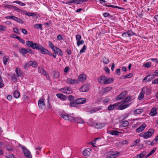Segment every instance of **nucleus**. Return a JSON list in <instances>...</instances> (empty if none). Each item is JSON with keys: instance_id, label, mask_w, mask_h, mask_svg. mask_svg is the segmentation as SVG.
I'll return each mask as SVG.
<instances>
[{"instance_id": "0e129e2a", "label": "nucleus", "mask_w": 158, "mask_h": 158, "mask_svg": "<svg viewBox=\"0 0 158 158\" xmlns=\"http://www.w3.org/2000/svg\"><path fill=\"white\" fill-rule=\"evenodd\" d=\"M152 83L153 84H158V78H156L154 80H153L152 81Z\"/></svg>"}, {"instance_id": "4c0bfd02", "label": "nucleus", "mask_w": 158, "mask_h": 158, "mask_svg": "<svg viewBox=\"0 0 158 158\" xmlns=\"http://www.w3.org/2000/svg\"><path fill=\"white\" fill-rule=\"evenodd\" d=\"M11 79L12 81L14 82L17 81L18 80L16 77V76L15 74H13L12 75L11 77Z\"/></svg>"}, {"instance_id": "20e7f679", "label": "nucleus", "mask_w": 158, "mask_h": 158, "mask_svg": "<svg viewBox=\"0 0 158 158\" xmlns=\"http://www.w3.org/2000/svg\"><path fill=\"white\" fill-rule=\"evenodd\" d=\"M38 104L40 109L43 110L45 108L46 104L45 99L44 98H40L38 101Z\"/></svg>"}, {"instance_id": "9d476101", "label": "nucleus", "mask_w": 158, "mask_h": 158, "mask_svg": "<svg viewBox=\"0 0 158 158\" xmlns=\"http://www.w3.org/2000/svg\"><path fill=\"white\" fill-rule=\"evenodd\" d=\"M66 82L70 84H77L78 81L76 79H73L71 78H67Z\"/></svg>"}, {"instance_id": "aec40b11", "label": "nucleus", "mask_w": 158, "mask_h": 158, "mask_svg": "<svg viewBox=\"0 0 158 158\" xmlns=\"http://www.w3.org/2000/svg\"><path fill=\"white\" fill-rule=\"evenodd\" d=\"M118 103H115L113 105H109L108 107V110H112L118 106Z\"/></svg>"}, {"instance_id": "4468645a", "label": "nucleus", "mask_w": 158, "mask_h": 158, "mask_svg": "<svg viewBox=\"0 0 158 158\" xmlns=\"http://www.w3.org/2000/svg\"><path fill=\"white\" fill-rule=\"evenodd\" d=\"M86 100L85 98H79L76 100V103L78 104H82L86 102Z\"/></svg>"}, {"instance_id": "69168bd1", "label": "nucleus", "mask_w": 158, "mask_h": 158, "mask_svg": "<svg viewBox=\"0 0 158 158\" xmlns=\"http://www.w3.org/2000/svg\"><path fill=\"white\" fill-rule=\"evenodd\" d=\"M57 39L58 40H60V41L62 40L63 39V38H62L61 35H58L57 36Z\"/></svg>"}, {"instance_id": "8fccbe9b", "label": "nucleus", "mask_w": 158, "mask_h": 158, "mask_svg": "<svg viewBox=\"0 0 158 158\" xmlns=\"http://www.w3.org/2000/svg\"><path fill=\"white\" fill-rule=\"evenodd\" d=\"M140 140L139 139H137L133 143V144L131 146V147H133L136 145L138 143H139Z\"/></svg>"}, {"instance_id": "412c9836", "label": "nucleus", "mask_w": 158, "mask_h": 158, "mask_svg": "<svg viewBox=\"0 0 158 158\" xmlns=\"http://www.w3.org/2000/svg\"><path fill=\"white\" fill-rule=\"evenodd\" d=\"M119 153L118 152L111 153L110 155L108 156L106 158H115L117 157L119 155Z\"/></svg>"}, {"instance_id": "58836bf2", "label": "nucleus", "mask_w": 158, "mask_h": 158, "mask_svg": "<svg viewBox=\"0 0 158 158\" xmlns=\"http://www.w3.org/2000/svg\"><path fill=\"white\" fill-rule=\"evenodd\" d=\"M129 124V123L128 121H125L122 122L121 123V125L123 127H125L127 126Z\"/></svg>"}, {"instance_id": "a19ab883", "label": "nucleus", "mask_w": 158, "mask_h": 158, "mask_svg": "<svg viewBox=\"0 0 158 158\" xmlns=\"http://www.w3.org/2000/svg\"><path fill=\"white\" fill-rule=\"evenodd\" d=\"M156 149L155 148H153V149L150 152V153L146 156V157H147L153 154L156 150Z\"/></svg>"}, {"instance_id": "bb28decb", "label": "nucleus", "mask_w": 158, "mask_h": 158, "mask_svg": "<svg viewBox=\"0 0 158 158\" xmlns=\"http://www.w3.org/2000/svg\"><path fill=\"white\" fill-rule=\"evenodd\" d=\"M143 112V110L142 109H138L135 110L134 112V114L135 115H137L138 114H141Z\"/></svg>"}, {"instance_id": "6e6552de", "label": "nucleus", "mask_w": 158, "mask_h": 158, "mask_svg": "<svg viewBox=\"0 0 158 158\" xmlns=\"http://www.w3.org/2000/svg\"><path fill=\"white\" fill-rule=\"evenodd\" d=\"M60 91L67 94H71L72 93L71 89L69 87L61 89Z\"/></svg>"}, {"instance_id": "b1692460", "label": "nucleus", "mask_w": 158, "mask_h": 158, "mask_svg": "<svg viewBox=\"0 0 158 158\" xmlns=\"http://www.w3.org/2000/svg\"><path fill=\"white\" fill-rule=\"evenodd\" d=\"M106 77L103 76L100 77L98 79L99 82L102 84H105Z\"/></svg>"}, {"instance_id": "13d9d810", "label": "nucleus", "mask_w": 158, "mask_h": 158, "mask_svg": "<svg viewBox=\"0 0 158 158\" xmlns=\"http://www.w3.org/2000/svg\"><path fill=\"white\" fill-rule=\"evenodd\" d=\"M86 48L85 45H84L80 51V53H81L84 52L86 50Z\"/></svg>"}, {"instance_id": "dca6fc26", "label": "nucleus", "mask_w": 158, "mask_h": 158, "mask_svg": "<svg viewBox=\"0 0 158 158\" xmlns=\"http://www.w3.org/2000/svg\"><path fill=\"white\" fill-rule=\"evenodd\" d=\"M56 95L58 98L63 101H65L67 98V97L61 94H57Z\"/></svg>"}, {"instance_id": "423d86ee", "label": "nucleus", "mask_w": 158, "mask_h": 158, "mask_svg": "<svg viewBox=\"0 0 158 158\" xmlns=\"http://www.w3.org/2000/svg\"><path fill=\"white\" fill-rule=\"evenodd\" d=\"M87 76L85 74L82 73L79 75L78 76L77 81H78L77 83H79V82L83 83L86 80Z\"/></svg>"}, {"instance_id": "473e14b6", "label": "nucleus", "mask_w": 158, "mask_h": 158, "mask_svg": "<svg viewBox=\"0 0 158 158\" xmlns=\"http://www.w3.org/2000/svg\"><path fill=\"white\" fill-rule=\"evenodd\" d=\"M144 94L141 91L138 96V99L139 100L142 99L144 98Z\"/></svg>"}, {"instance_id": "6ab92c4d", "label": "nucleus", "mask_w": 158, "mask_h": 158, "mask_svg": "<svg viewBox=\"0 0 158 158\" xmlns=\"http://www.w3.org/2000/svg\"><path fill=\"white\" fill-rule=\"evenodd\" d=\"M112 89L111 87L109 86L102 89L101 92L102 94H104L110 90Z\"/></svg>"}, {"instance_id": "052dcab7", "label": "nucleus", "mask_w": 158, "mask_h": 158, "mask_svg": "<svg viewBox=\"0 0 158 158\" xmlns=\"http://www.w3.org/2000/svg\"><path fill=\"white\" fill-rule=\"evenodd\" d=\"M76 38L77 41H79L81 39V36L80 35H77L76 36Z\"/></svg>"}, {"instance_id": "338daca9", "label": "nucleus", "mask_w": 158, "mask_h": 158, "mask_svg": "<svg viewBox=\"0 0 158 158\" xmlns=\"http://www.w3.org/2000/svg\"><path fill=\"white\" fill-rule=\"evenodd\" d=\"M104 69L105 71L107 73H110V69H109L107 67H105Z\"/></svg>"}, {"instance_id": "4d7b16f0", "label": "nucleus", "mask_w": 158, "mask_h": 158, "mask_svg": "<svg viewBox=\"0 0 158 158\" xmlns=\"http://www.w3.org/2000/svg\"><path fill=\"white\" fill-rule=\"evenodd\" d=\"M84 43V40H80L78 41L77 42V44L78 46H79L80 45L83 44Z\"/></svg>"}, {"instance_id": "f704fd0d", "label": "nucleus", "mask_w": 158, "mask_h": 158, "mask_svg": "<svg viewBox=\"0 0 158 158\" xmlns=\"http://www.w3.org/2000/svg\"><path fill=\"white\" fill-rule=\"evenodd\" d=\"M6 27L2 25H0V32H3L6 30Z\"/></svg>"}, {"instance_id": "1a4fd4ad", "label": "nucleus", "mask_w": 158, "mask_h": 158, "mask_svg": "<svg viewBox=\"0 0 158 158\" xmlns=\"http://www.w3.org/2000/svg\"><path fill=\"white\" fill-rule=\"evenodd\" d=\"M134 35V33L131 31H129L126 33L122 34V36L125 38L129 37Z\"/></svg>"}, {"instance_id": "2eb2a0df", "label": "nucleus", "mask_w": 158, "mask_h": 158, "mask_svg": "<svg viewBox=\"0 0 158 158\" xmlns=\"http://www.w3.org/2000/svg\"><path fill=\"white\" fill-rule=\"evenodd\" d=\"M91 152V150L90 148H87L84 149L83 151V155L86 156H89Z\"/></svg>"}, {"instance_id": "a878e982", "label": "nucleus", "mask_w": 158, "mask_h": 158, "mask_svg": "<svg viewBox=\"0 0 158 158\" xmlns=\"http://www.w3.org/2000/svg\"><path fill=\"white\" fill-rule=\"evenodd\" d=\"M131 99V97L130 96L127 97L126 98L120 102V104H126L127 102H129Z\"/></svg>"}, {"instance_id": "49530a36", "label": "nucleus", "mask_w": 158, "mask_h": 158, "mask_svg": "<svg viewBox=\"0 0 158 158\" xmlns=\"http://www.w3.org/2000/svg\"><path fill=\"white\" fill-rule=\"evenodd\" d=\"M8 60L9 58L6 56L4 57L3 58V62L5 65L6 64L7 62L8 61Z\"/></svg>"}, {"instance_id": "c756f323", "label": "nucleus", "mask_w": 158, "mask_h": 158, "mask_svg": "<svg viewBox=\"0 0 158 158\" xmlns=\"http://www.w3.org/2000/svg\"><path fill=\"white\" fill-rule=\"evenodd\" d=\"M13 96L15 98H18L20 96V93L19 91H15L13 93Z\"/></svg>"}, {"instance_id": "5701e85b", "label": "nucleus", "mask_w": 158, "mask_h": 158, "mask_svg": "<svg viewBox=\"0 0 158 158\" xmlns=\"http://www.w3.org/2000/svg\"><path fill=\"white\" fill-rule=\"evenodd\" d=\"M156 108L155 107L152 108L149 113V115L151 116H154L157 114Z\"/></svg>"}, {"instance_id": "864d4df0", "label": "nucleus", "mask_w": 158, "mask_h": 158, "mask_svg": "<svg viewBox=\"0 0 158 158\" xmlns=\"http://www.w3.org/2000/svg\"><path fill=\"white\" fill-rule=\"evenodd\" d=\"M15 16H14L13 15H10V16H7L5 17V18L6 19H13L14 20L15 18Z\"/></svg>"}, {"instance_id": "e433bc0d", "label": "nucleus", "mask_w": 158, "mask_h": 158, "mask_svg": "<svg viewBox=\"0 0 158 158\" xmlns=\"http://www.w3.org/2000/svg\"><path fill=\"white\" fill-rule=\"evenodd\" d=\"M42 26L41 24H35L34 25V27L37 29H41L42 28Z\"/></svg>"}, {"instance_id": "4be33fe9", "label": "nucleus", "mask_w": 158, "mask_h": 158, "mask_svg": "<svg viewBox=\"0 0 158 158\" xmlns=\"http://www.w3.org/2000/svg\"><path fill=\"white\" fill-rule=\"evenodd\" d=\"M15 72L17 76L18 77H22V73L20 69L17 68L15 70Z\"/></svg>"}, {"instance_id": "0eeeda50", "label": "nucleus", "mask_w": 158, "mask_h": 158, "mask_svg": "<svg viewBox=\"0 0 158 158\" xmlns=\"http://www.w3.org/2000/svg\"><path fill=\"white\" fill-rule=\"evenodd\" d=\"M118 109L119 110H122L128 107L130 105V104H123V103L120 104V102L118 103Z\"/></svg>"}, {"instance_id": "cd10ccee", "label": "nucleus", "mask_w": 158, "mask_h": 158, "mask_svg": "<svg viewBox=\"0 0 158 158\" xmlns=\"http://www.w3.org/2000/svg\"><path fill=\"white\" fill-rule=\"evenodd\" d=\"M53 51L56 52L57 54H59L60 56H61L63 55V53L61 50L57 47Z\"/></svg>"}, {"instance_id": "f03ea898", "label": "nucleus", "mask_w": 158, "mask_h": 158, "mask_svg": "<svg viewBox=\"0 0 158 158\" xmlns=\"http://www.w3.org/2000/svg\"><path fill=\"white\" fill-rule=\"evenodd\" d=\"M154 132V130L152 129H150L148 131L145 132H142L139 134V136L140 137H143L147 139L150 137Z\"/></svg>"}, {"instance_id": "603ef678", "label": "nucleus", "mask_w": 158, "mask_h": 158, "mask_svg": "<svg viewBox=\"0 0 158 158\" xmlns=\"http://www.w3.org/2000/svg\"><path fill=\"white\" fill-rule=\"evenodd\" d=\"M100 139V138H96L94 140V145H99L100 144L99 143V142H98V140H99Z\"/></svg>"}, {"instance_id": "2f4dec72", "label": "nucleus", "mask_w": 158, "mask_h": 158, "mask_svg": "<svg viewBox=\"0 0 158 158\" xmlns=\"http://www.w3.org/2000/svg\"><path fill=\"white\" fill-rule=\"evenodd\" d=\"M120 132L117 131H112L109 132V133L112 135H117Z\"/></svg>"}, {"instance_id": "f8f14e48", "label": "nucleus", "mask_w": 158, "mask_h": 158, "mask_svg": "<svg viewBox=\"0 0 158 158\" xmlns=\"http://www.w3.org/2000/svg\"><path fill=\"white\" fill-rule=\"evenodd\" d=\"M89 89V86L87 85H84L79 90L82 92H85L88 91Z\"/></svg>"}, {"instance_id": "c85d7f7f", "label": "nucleus", "mask_w": 158, "mask_h": 158, "mask_svg": "<svg viewBox=\"0 0 158 158\" xmlns=\"http://www.w3.org/2000/svg\"><path fill=\"white\" fill-rule=\"evenodd\" d=\"M113 81L114 79L112 78H110L107 79L106 77L105 84H110Z\"/></svg>"}, {"instance_id": "774afa93", "label": "nucleus", "mask_w": 158, "mask_h": 158, "mask_svg": "<svg viewBox=\"0 0 158 158\" xmlns=\"http://www.w3.org/2000/svg\"><path fill=\"white\" fill-rule=\"evenodd\" d=\"M69 68L68 67H66L64 69V71L65 73H67L69 72Z\"/></svg>"}, {"instance_id": "9b49d317", "label": "nucleus", "mask_w": 158, "mask_h": 158, "mask_svg": "<svg viewBox=\"0 0 158 158\" xmlns=\"http://www.w3.org/2000/svg\"><path fill=\"white\" fill-rule=\"evenodd\" d=\"M73 122H75L78 123L84 124L85 123L83 120L81 118L73 117Z\"/></svg>"}, {"instance_id": "09e8293b", "label": "nucleus", "mask_w": 158, "mask_h": 158, "mask_svg": "<svg viewBox=\"0 0 158 158\" xmlns=\"http://www.w3.org/2000/svg\"><path fill=\"white\" fill-rule=\"evenodd\" d=\"M102 61L105 64H107L109 62V60L106 57H104L102 59Z\"/></svg>"}, {"instance_id": "72a5a7b5", "label": "nucleus", "mask_w": 158, "mask_h": 158, "mask_svg": "<svg viewBox=\"0 0 158 158\" xmlns=\"http://www.w3.org/2000/svg\"><path fill=\"white\" fill-rule=\"evenodd\" d=\"M26 43L27 46L29 47H31L33 43L32 41L29 40L26 41Z\"/></svg>"}, {"instance_id": "f3484780", "label": "nucleus", "mask_w": 158, "mask_h": 158, "mask_svg": "<svg viewBox=\"0 0 158 158\" xmlns=\"http://www.w3.org/2000/svg\"><path fill=\"white\" fill-rule=\"evenodd\" d=\"M146 126L147 125L145 124H143L136 129V132L139 133L142 131L144 130Z\"/></svg>"}, {"instance_id": "ea45409f", "label": "nucleus", "mask_w": 158, "mask_h": 158, "mask_svg": "<svg viewBox=\"0 0 158 158\" xmlns=\"http://www.w3.org/2000/svg\"><path fill=\"white\" fill-rule=\"evenodd\" d=\"M32 62L31 66H32L33 67L35 68L37 66V63L35 61H31Z\"/></svg>"}, {"instance_id": "a211bd4d", "label": "nucleus", "mask_w": 158, "mask_h": 158, "mask_svg": "<svg viewBox=\"0 0 158 158\" xmlns=\"http://www.w3.org/2000/svg\"><path fill=\"white\" fill-rule=\"evenodd\" d=\"M127 94L126 92H124L121 93L116 98V100H120L123 98Z\"/></svg>"}, {"instance_id": "bf43d9fd", "label": "nucleus", "mask_w": 158, "mask_h": 158, "mask_svg": "<svg viewBox=\"0 0 158 158\" xmlns=\"http://www.w3.org/2000/svg\"><path fill=\"white\" fill-rule=\"evenodd\" d=\"M6 149L9 151H10L12 150V149L11 146L10 145H7L6 146Z\"/></svg>"}, {"instance_id": "7c9ffc66", "label": "nucleus", "mask_w": 158, "mask_h": 158, "mask_svg": "<svg viewBox=\"0 0 158 158\" xmlns=\"http://www.w3.org/2000/svg\"><path fill=\"white\" fill-rule=\"evenodd\" d=\"M31 63L32 62L30 61L26 63L24 66V69L26 70L29 67L31 66Z\"/></svg>"}, {"instance_id": "c03bdc74", "label": "nucleus", "mask_w": 158, "mask_h": 158, "mask_svg": "<svg viewBox=\"0 0 158 158\" xmlns=\"http://www.w3.org/2000/svg\"><path fill=\"white\" fill-rule=\"evenodd\" d=\"M14 3H15L17 4H19L21 6H24L25 5V4L23 3V2L18 1H15L14 2Z\"/></svg>"}, {"instance_id": "ddd939ff", "label": "nucleus", "mask_w": 158, "mask_h": 158, "mask_svg": "<svg viewBox=\"0 0 158 158\" xmlns=\"http://www.w3.org/2000/svg\"><path fill=\"white\" fill-rule=\"evenodd\" d=\"M141 91L142 92L146 95H148L151 94L150 89L147 87H143L142 88Z\"/></svg>"}, {"instance_id": "5fc2aeb1", "label": "nucleus", "mask_w": 158, "mask_h": 158, "mask_svg": "<svg viewBox=\"0 0 158 158\" xmlns=\"http://www.w3.org/2000/svg\"><path fill=\"white\" fill-rule=\"evenodd\" d=\"M15 38L18 40H19V41L21 42L23 44H24L25 43V41H24L20 37L18 36H16Z\"/></svg>"}, {"instance_id": "f257e3e1", "label": "nucleus", "mask_w": 158, "mask_h": 158, "mask_svg": "<svg viewBox=\"0 0 158 158\" xmlns=\"http://www.w3.org/2000/svg\"><path fill=\"white\" fill-rule=\"evenodd\" d=\"M31 48L34 49H38L43 54H47L49 55H52V53H50L48 50H46L42 46L39 45L36 43H33V45Z\"/></svg>"}, {"instance_id": "e2e57ef3", "label": "nucleus", "mask_w": 158, "mask_h": 158, "mask_svg": "<svg viewBox=\"0 0 158 158\" xmlns=\"http://www.w3.org/2000/svg\"><path fill=\"white\" fill-rule=\"evenodd\" d=\"M26 14L28 16H33L35 15V14L34 13L31 12L26 13Z\"/></svg>"}, {"instance_id": "6e6d98bb", "label": "nucleus", "mask_w": 158, "mask_h": 158, "mask_svg": "<svg viewBox=\"0 0 158 158\" xmlns=\"http://www.w3.org/2000/svg\"><path fill=\"white\" fill-rule=\"evenodd\" d=\"M20 52L21 53L25 54L27 53V49L22 48L20 50Z\"/></svg>"}, {"instance_id": "c9c22d12", "label": "nucleus", "mask_w": 158, "mask_h": 158, "mask_svg": "<svg viewBox=\"0 0 158 158\" xmlns=\"http://www.w3.org/2000/svg\"><path fill=\"white\" fill-rule=\"evenodd\" d=\"M49 45L53 50V51L55 50V49L56 48V47L54 46L53 44L51 42H49Z\"/></svg>"}, {"instance_id": "39448f33", "label": "nucleus", "mask_w": 158, "mask_h": 158, "mask_svg": "<svg viewBox=\"0 0 158 158\" xmlns=\"http://www.w3.org/2000/svg\"><path fill=\"white\" fill-rule=\"evenodd\" d=\"M21 148L24 156L27 158H32V156L29 150L23 147H22Z\"/></svg>"}, {"instance_id": "37998d69", "label": "nucleus", "mask_w": 158, "mask_h": 158, "mask_svg": "<svg viewBox=\"0 0 158 158\" xmlns=\"http://www.w3.org/2000/svg\"><path fill=\"white\" fill-rule=\"evenodd\" d=\"M78 104L76 103V101L75 102H72L70 103V106L71 107H76L77 106V105Z\"/></svg>"}, {"instance_id": "680f3d73", "label": "nucleus", "mask_w": 158, "mask_h": 158, "mask_svg": "<svg viewBox=\"0 0 158 158\" xmlns=\"http://www.w3.org/2000/svg\"><path fill=\"white\" fill-rule=\"evenodd\" d=\"M3 7L5 8H12V7H14L13 6H10V5H5L4 4L3 5Z\"/></svg>"}, {"instance_id": "393cba45", "label": "nucleus", "mask_w": 158, "mask_h": 158, "mask_svg": "<svg viewBox=\"0 0 158 158\" xmlns=\"http://www.w3.org/2000/svg\"><path fill=\"white\" fill-rule=\"evenodd\" d=\"M146 152L145 151H143L140 154L135 156L134 158H143L146 155Z\"/></svg>"}, {"instance_id": "3c124183", "label": "nucleus", "mask_w": 158, "mask_h": 158, "mask_svg": "<svg viewBox=\"0 0 158 158\" xmlns=\"http://www.w3.org/2000/svg\"><path fill=\"white\" fill-rule=\"evenodd\" d=\"M14 21H16L22 24L23 23V22L21 20L16 17H15V18Z\"/></svg>"}, {"instance_id": "7ed1b4c3", "label": "nucleus", "mask_w": 158, "mask_h": 158, "mask_svg": "<svg viewBox=\"0 0 158 158\" xmlns=\"http://www.w3.org/2000/svg\"><path fill=\"white\" fill-rule=\"evenodd\" d=\"M59 115L64 120L69 121L70 122H73V117L71 115L66 113H60Z\"/></svg>"}, {"instance_id": "a18cd8bd", "label": "nucleus", "mask_w": 158, "mask_h": 158, "mask_svg": "<svg viewBox=\"0 0 158 158\" xmlns=\"http://www.w3.org/2000/svg\"><path fill=\"white\" fill-rule=\"evenodd\" d=\"M53 76L55 78H58L59 77L60 74L59 73L55 71L54 73Z\"/></svg>"}, {"instance_id": "de8ad7c7", "label": "nucleus", "mask_w": 158, "mask_h": 158, "mask_svg": "<svg viewBox=\"0 0 158 158\" xmlns=\"http://www.w3.org/2000/svg\"><path fill=\"white\" fill-rule=\"evenodd\" d=\"M152 64L150 62H148L144 64V66L147 68H150Z\"/></svg>"}, {"instance_id": "79ce46f5", "label": "nucleus", "mask_w": 158, "mask_h": 158, "mask_svg": "<svg viewBox=\"0 0 158 158\" xmlns=\"http://www.w3.org/2000/svg\"><path fill=\"white\" fill-rule=\"evenodd\" d=\"M148 76H149L148 77V81H150L151 80H152L153 79H154L155 77V75H148Z\"/></svg>"}]
</instances>
